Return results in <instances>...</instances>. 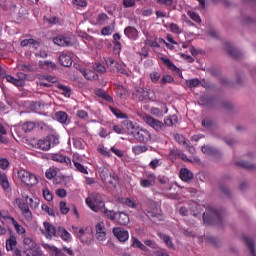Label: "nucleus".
<instances>
[{
	"label": "nucleus",
	"mask_w": 256,
	"mask_h": 256,
	"mask_svg": "<svg viewBox=\"0 0 256 256\" xmlns=\"http://www.w3.org/2000/svg\"><path fill=\"white\" fill-rule=\"evenodd\" d=\"M202 219L204 221V225H215L216 223H221V221H223V211L215 210L213 207H208L203 213Z\"/></svg>",
	"instance_id": "1"
},
{
	"label": "nucleus",
	"mask_w": 256,
	"mask_h": 256,
	"mask_svg": "<svg viewBox=\"0 0 256 256\" xmlns=\"http://www.w3.org/2000/svg\"><path fill=\"white\" fill-rule=\"evenodd\" d=\"M86 205L91 209V211H94V213H99L101 209H105V202L103 201L101 194L97 192L89 194L86 198Z\"/></svg>",
	"instance_id": "2"
},
{
	"label": "nucleus",
	"mask_w": 256,
	"mask_h": 256,
	"mask_svg": "<svg viewBox=\"0 0 256 256\" xmlns=\"http://www.w3.org/2000/svg\"><path fill=\"white\" fill-rule=\"evenodd\" d=\"M18 179L24 183L27 187H35L39 183L37 176L25 169L18 171Z\"/></svg>",
	"instance_id": "3"
},
{
	"label": "nucleus",
	"mask_w": 256,
	"mask_h": 256,
	"mask_svg": "<svg viewBox=\"0 0 256 256\" xmlns=\"http://www.w3.org/2000/svg\"><path fill=\"white\" fill-rule=\"evenodd\" d=\"M24 245H26L25 251H30L32 256H43L41 247L37 245V242L31 237H25L23 240Z\"/></svg>",
	"instance_id": "4"
},
{
	"label": "nucleus",
	"mask_w": 256,
	"mask_h": 256,
	"mask_svg": "<svg viewBox=\"0 0 256 256\" xmlns=\"http://www.w3.org/2000/svg\"><path fill=\"white\" fill-rule=\"evenodd\" d=\"M132 136L136 141H138V143H149V141H151V132L139 126L136 127Z\"/></svg>",
	"instance_id": "5"
},
{
	"label": "nucleus",
	"mask_w": 256,
	"mask_h": 256,
	"mask_svg": "<svg viewBox=\"0 0 256 256\" xmlns=\"http://www.w3.org/2000/svg\"><path fill=\"white\" fill-rule=\"evenodd\" d=\"M100 179L104 185H110V187H115L117 183V176L112 174L109 169H103L100 172Z\"/></svg>",
	"instance_id": "6"
},
{
	"label": "nucleus",
	"mask_w": 256,
	"mask_h": 256,
	"mask_svg": "<svg viewBox=\"0 0 256 256\" xmlns=\"http://www.w3.org/2000/svg\"><path fill=\"white\" fill-rule=\"evenodd\" d=\"M144 122L146 125H149V127H152L154 131H157V133L165 131V124H163L162 121L153 118L152 116H145Z\"/></svg>",
	"instance_id": "7"
},
{
	"label": "nucleus",
	"mask_w": 256,
	"mask_h": 256,
	"mask_svg": "<svg viewBox=\"0 0 256 256\" xmlns=\"http://www.w3.org/2000/svg\"><path fill=\"white\" fill-rule=\"evenodd\" d=\"M151 93L153 91L151 90H145L144 88H136L133 92V98L137 101H147V99L151 100L153 99V96H151Z\"/></svg>",
	"instance_id": "8"
},
{
	"label": "nucleus",
	"mask_w": 256,
	"mask_h": 256,
	"mask_svg": "<svg viewBox=\"0 0 256 256\" xmlns=\"http://www.w3.org/2000/svg\"><path fill=\"white\" fill-rule=\"evenodd\" d=\"M155 183H157V175L155 173H148L145 178L140 180V187H143V189L155 187Z\"/></svg>",
	"instance_id": "9"
},
{
	"label": "nucleus",
	"mask_w": 256,
	"mask_h": 256,
	"mask_svg": "<svg viewBox=\"0 0 256 256\" xmlns=\"http://www.w3.org/2000/svg\"><path fill=\"white\" fill-rule=\"evenodd\" d=\"M96 239L98 241H106L107 239V228L104 222H98L95 225Z\"/></svg>",
	"instance_id": "10"
},
{
	"label": "nucleus",
	"mask_w": 256,
	"mask_h": 256,
	"mask_svg": "<svg viewBox=\"0 0 256 256\" xmlns=\"http://www.w3.org/2000/svg\"><path fill=\"white\" fill-rule=\"evenodd\" d=\"M51 161H55L56 163H64L66 167H73L71 163V158L67 157L61 153H55L50 156Z\"/></svg>",
	"instance_id": "11"
},
{
	"label": "nucleus",
	"mask_w": 256,
	"mask_h": 256,
	"mask_svg": "<svg viewBox=\"0 0 256 256\" xmlns=\"http://www.w3.org/2000/svg\"><path fill=\"white\" fill-rule=\"evenodd\" d=\"M18 207L21 210L22 215L26 219V221H31V219H33V213H31V210L29 209V204H27V202L20 201L18 203Z\"/></svg>",
	"instance_id": "12"
},
{
	"label": "nucleus",
	"mask_w": 256,
	"mask_h": 256,
	"mask_svg": "<svg viewBox=\"0 0 256 256\" xmlns=\"http://www.w3.org/2000/svg\"><path fill=\"white\" fill-rule=\"evenodd\" d=\"M160 60L167 67V69L173 71V73H176L177 75H180V77H183L181 69L177 68L176 65L171 61V59L167 57H161Z\"/></svg>",
	"instance_id": "13"
},
{
	"label": "nucleus",
	"mask_w": 256,
	"mask_h": 256,
	"mask_svg": "<svg viewBox=\"0 0 256 256\" xmlns=\"http://www.w3.org/2000/svg\"><path fill=\"white\" fill-rule=\"evenodd\" d=\"M225 50L230 55V57H233V59H243V54L237 50V48L233 47L231 43H225Z\"/></svg>",
	"instance_id": "14"
},
{
	"label": "nucleus",
	"mask_w": 256,
	"mask_h": 256,
	"mask_svg": "<svg viewBox=\"0 0 256 256\" xmlns=\"http://www.w3.org/2000/svg\"><path fill=\"white\" fill-rule=\"evenodd\" d=\"M113 233L121 243H125L129 239V231L123 228H114Z\"/></svg>",
	"instance_id": "15"
},
{
	"label": "nucleus",
	"mask_w": 256,
	"mask_h": 256,
	"mask_svg": "<svg viewBox=\"0 0 256 256\" xmlns=\"http://www.w3.org/2000/svg\"><path fill=\"white\" fill-rule=\"evenodd\" d=\"M53 43L58 45V47H69L71 45V38L65 35H58L53 38Z\"/></svg>",
	"instance_id": "16"
},
{
	"label": "nucleus",
	"mask_w": 256,
	"mask_h": 256,
	"mask_svg": "<svg viewBox=\"0 0 256 256\" xmlns=\"http://www.w3.org/2000/svg\"><path fill=\"white\" fill-rule=\"evenodd\" d=\"M124 35L132 41H137L139 39V30L133 26H128L124 29Z\"/></svg>",
	"instance_id": "17"
},
{
	"label": "nucleus",
	"mask_w": 256,
	"mask_h": 256,
	"mask_svg": "<svg viewBox=\"0 0 256 256\" xmlns=\"http://www.w3.org/2000/svg\"><path fill=\"white\" fill-rule=\"evenodd\" d=\"M0 186L3 189L4 193H9L11 191V185L9 184V177L7 174L0 171Z\"/></svg>",
	"instance_id": "18"
},
{
	"label": "nucleus",
	"mask_w": 256,
	"mask_h": 256,
	"mask_svg": "<svg viewBox=\"0 0 256 256\" xmlns=\"http://www.w3.org/2000/svg\"><path fill=\"white\" fill-rule=\"evenodd\" d=\"M59 63L62 67H71L73 65V58H71V54L63 52L59 56Z\"/></svg>",
	"instance_id": "19"
},
{
	"label": "nucleus",
	"mask_w": 256,
	"mask_h": 256,
	"mask_svg": "<svg viewBox=\"0 0 256 256\" xmlns=\"http://www.w3.org/2000/svg\"><path fill=\"white\" fill-rule=\"evenodd\" d=\"M44 228H45V237L46 239H53V237H57V230L51 223L44 222Z\"/></svg>",
	"instance_id": "20"
},
{
	"label": "nucleus",
	"mask_w": 256,
	"mask_h": 256,
	"mask_svg": "<svg viewBox=\"0 0 256 256\" xmlns=\"http://www.w3.org/2000/svg\"><path fill=\"white\" fill-rule=\"evenodd\" d=\"M121 124L123 127H125V129H127L130 135H133V132L137 130V126H135L133 121L129 120V116H127V118H124Z\"/></svg>",
	"instance_id": "21"
},
{
	"label": "nucleus",
	"mask_w": 256,
	"mask_h": 256,
	"mask_svg": "<svg viewBox=\"0 0 256 256\" xmlns=\"http://www.w3.org/2000/svg\"><path fill=\"white\" fill-rule=\"evenodd\" d=\"M57 235L62 239V241H66L67 243L71 241V233H69V231L63 227L57 228Z\"/></svg>",
	"instance_id": "22"
},
{
	"label": "nucleus",
	"mask_w": 256,
	"mask_h": 256,
	"mask_svg": "<svg viewBox=\"0 0 256 256\" xmlns=\"http://www.w3.org/2000/svg\"><path fill=\"white\" fill-rule=\"evenodd\" d=\"M116 217L118 225H122L124 227L125 225H129V215H127V213L119 212Z\"/></svg>",
	"instance_id": "23"
},
{
	"label": "nucleus",
	"mask_w": 256,
	"mask_h": 256,
	"mask_svg": "<svg viewBox=\"0 0 256 256\" xmlns=\"http://www.w3.org/2000/svg\"><path fill=\"white\" fill-rule=\"evenodd\" d=\"M156 3L169 9H177V0H156Z\"/></svg>",
	"instance_id": "24"
},
{
	"label": "nucleus",
	"mask_w": 256,
	"mask_h": 256,
	"mask_svg": "<svg viewBox=\"0 0 256 256\" xmlns=\"http://www.w3.org/2000/svg\"><path fill=\"white\" fill-rule=\"evenodd\" d=\"M97 97H100L101 99H104L107 103H113V97L109 95V93L103 89L96 90Z\"/></svg>",
	"instance_id": "25"
},
{
	"label": "nucleus",
	"mask_w": 256,
	"mask_h": 256,
	"mask_svg": "<svg viewBox=\"0 0 256 256\" xmlns=\"http://www.w3.org/2000/svg\"><path fill=\"white\" fill-rule=\"evenodd\" d=\"M17 247V237L15 235H10L6 240V251H13Z\"/></svg>",
	"instance_id": "26"
},
{
	"label": "nucleus",
	"mask_w": 256,
	"mask_h": 256,
	"mask_svg": "<svg viewBox=\"0 0 256 256\" xmlns=\"http://www.w3.org/2000/svg\"><path fill=\"white\" fill-rule=\"evenodd\" d=\"M177 123H179V118H177V115H172L164 119L163 125L164 127H173Z\"/></svg>",
	"instance_id": "27"
},
{
	"label": "nucleus",
	"mask_w": 256,
	"mask_h": 256,
	"mask_svg": "<svg viewBox=\"0 0 256 256\" xmlns=\"http://www.w3.org/2000/svg\"><path fill=\"white\" fill-rule=\"evenodd\" d=\"M180 179L186 182L191 181L193 179V173L187 168H182L180 170Z\"/></svg>",
	"instance_id": "28"
},
{
	"label": "nucleus",
	"mask_w": 256,
	"mask_h": 256,
	"mask_svg": "<svg viewBox=\"0 0 256 256\" xmlns=\"http://www.w3.org/2000/svg\"><path fill=\"white\" fill-rule=\"evenodd\" d=\"M244 243L249 248L251 255L256 256L255 241L247 236H244Z\"/></svg>",
	"instance_id": "29"
},
{
	"label": "nucleus",
	"mask_w": 256,
	"mask_h": 256,
	"mask_svg": "<svg viewBox=\"0 0 256 256\" xmlns=\"http://www.w3.org/2000/svg\"><path fill=\"white\" fill-rule=\"evenodd\" d=\"M37 147L42 151H49V149H51V144L49 143V139L46 137L45 139L39 140L37 142Z\"/></svg>",
	"instance_id": "30"
},
{
	"label": "nucleus",
	"mask_w": 256,
	"mask_h": 256,
	"mask_svg": "<svg viewBox=\"0 0 256 256\" xmlns=\"http://www.w3.org/2000/svg\"><path fill=\"white\" fill-rule=\"evenodd\" d=\"M158 237H160L162 241H164L165 245H167L169 249H175V245H173V241L171 240V237L169 235L158 233Z\"/></svg>",
	"instance_id": "31"
},
{
	"label": "nucleus",
	"mask_w": 256,
	"mask_h": 256,
	"mask_svg": "<svg viewBox=\"0 0 256 256\" xmlns=\"http://www.w3.org/2000/svg\"><path fill=\"white\" fill-rule=\"evenodd\" d=\"M147 151H149V147L145 145L132 146V153H134V155H141L142 153H147Z\"/></svg>",
	"instance_id": "32"
},
{
	"label": "nucleus",
	"mask_w": 256,
	"mask_h": 256,
	"mask_svg": "<svg viewBox=\"0 0 256 256\" xmlns=\"http://www.w3.org/2000/svg\"><path fill=\"white\" fill-rule=\"evenodd\" d=\"M39 67L41 69H45L46 71H53L56 68L55 63L52 61H40Z\"/></svg>",
	"instance_id": "33"
},
{
	"label": "nucleus",
	"mask_w": 256,
	"mask_h": 256,
	"mask_svg": "<svg viewBox=\"0 0 256 256\" xmlns=\"http://www.w3.org/2000/svg\"><path fill=\"white\" fill-rule=\"evenodd\" d=\"M35 127H37V124H35V122L32 121L24 122L21 125L22 131H24V133H31V131H33Z\"/></svg>",
	"instance_id": "34"
},
{
	"label": "nucleus",
	"mask_w": 256,
	"mask_h": 256,
	"mask_svg": "<svg viewBox=\"0 0 256 256\" xmlns=\"http://www.w3.org/2000/svg\"><path fill=\"white\" fill-rule=\"evenodd\" d=\"M29 45H32L34 49H37V47L39 46V41L31 38V39H24L20 42L21 47H27Z\"/></svg>",
	"instance_id": "35"
},
{
	"label": "nucleus",
	"mask_w": 256,
	"mask_h": 256,
	"mask_svg": "<svg viewBox=\"0 0 256 256\" xmlns=\"http://www.w3.org/2000/svg\"><path fill=\"white\" fill-rule=\"evenodd\" d=\"M114 71L119 73V75H125V77H130L131 75V72H129V70H127L121 63L116 64Z\"/></svg>",
	"instance_id": "36"
},
{
	"label": "nucleus",
	"mask_w": 256,
	"mask_h": 256,
	"mask_svg": "<svg viewBox=\"0 0 256 256\" xmlns=\"http://www.w3.org/2000/svg\"><path fill=\"white\" fill-rule=\"evenodd\" d=\"M201 151L205 155H212V157H215V155L219 153V151H217V149H215L213 146H202Z\"/></svg>",
	"instance_id": "37"
},
{
	"label": "nucleus",
	"mask_w": 256,
	"mask_h": 256,
	"mask_svg": "<svg viewBox=\"0 0 256 256\" xmlns=\"http://www.w3.org/2000/svg\"><path fill=\"white\" fill-rule=\"evenodd\" d=\"M109 21V16L106 13H100L97 16L95 25H105Z\"/></svg>",
	"instance_id": "38"
},
{
	"label": "nucleus",
	"mask_w": 256,
	"mask_h": 256,
	"mask_svg": "<svg viewBox=\"0 0 256 256\" xmlns=\"http://www.w3.org/2000/svg\"><path fill=\"white\" fill-rule=\"evenodd\" d=\"M144 214L147 215L149 219H159V221H161V219H163V216H161L159 213L155 212V210L146 209V210H144Z\"/></svg>",
	"instance_id": "39"
},
{
	"label": "nucleus",
	"mask_w": 256,
	"mask_h": 256,
	"mask_svg": "<svg viewBox=\"0 0 256 256\" xmlns=\"http://www.w3.org/2000/svg\"><path fill=\"white\" fill-rule=\"evenodd\" d=\"M102 209H103V214L105 215V217H107V219H109L110 221H115V219H117L118 213H115L113 210H109L105 208V206Z\"/></svg>",
	"instance_id": "40"
},
{
	"label": "nucleus",
	"mask_w": 256,
	"mask_h": 256,
	"mask_svg": "<svg viewBox=\"0 0 256 256\" xmlns=\"http://www.w3.org/2000/svg\"><path fill=\"white\" fill-rule=\"evenodd\" d=\"M236 165H238V167H242V169H247L248 171H253L256 169L255 164H251L247 161L236 162Z\"/></svg>",
	"instance_id": "41"
},
{
	"label": "nucleus",
	"mask_w": 256,
	"mask_h": 256,
	"mask_svg": "<svg viewBox=\"0 0 256 256\" xmlns=\"http://www.w3.org/2000/svg\"><path fill=\"white\" fill-rule=\"evenodd\" d=\"M111 113H113V115H115V117H117V119H127V114L121 112V110L113 107V106H110L109 107Z\"/></svg>",
	"instance_id": "42"
},
{
	"label": "nucleus",
	"mask_w": 256,
	"mask_h": 256,
	"mask_svg": "<svg viewBox=\"0 0 256 256\" xmlns=\"http://www.w3.org/2000/svg\"><path fill=\"white\" fill-rule=\"evenodd\" d=\"M132 247L140 249L141 251H147V246L142 244L139 239L132 237Z\"/></svg>",
	"instance_id": "43"
},
{
	"label": "nucleus",
	"mask_w": 256,
	"mask_h": 256,
	"mask_svg": "<svg viewBox=\"0 0 256 256\" xmlns=\"http://www.w3.org/2000/svg\"><path fill=\"white\" fill-rule=\"evenodd\" d=\"M186 85L190 89H195V87H199L201 85V80H199L198 78L189 79L186 80Z\"/></svg>",
	"instance_id": "44"
},
{
	"label": "nucleus",
	"mask_w": 256,
	"mask_h": 256,
	"mask_svg": "<svg viewBox=\"0 0 256 256\" xmlns=\"http://www.w3.org/2000/svg\"><path fill=\"white\" fill-rule=\"evenodd\" d=\"M11 223L14 225L15 231L18 235H25V228L15 221V218H11Z\"/></svg>",
	"instance_id": "45"
},
{
	"label": "nucleus",
	"mask_w": 256,
	"mask_h": 256,
	"mask_svg": "<svg viewBox=\"0 0 256 256\" xmlns=\"http://www.w3.org/2000/svg\"><path fill=\"white\" fill-rule=\"evenodd\" d=\"M47 138L50 143V147H55L59 145V135L51 134V135H48Z\"/></svg>",
	"instance_id": "46"
},
{
	"label": "nucleus",
	"mask_w": 256,
	"mask_h": 256,
	"mask_svg": "<svg viewBox=\"0 0 256 256\" xmlns=\"http://www.w3.org/2000/svg\"><path fill=\"white\" fill-rule=\"evenodd\" d=\"M72 229L74 230L76 237L78 239H80V241H83V238L85 237V232L87 231V228L79 229V228L72 227Z\"/></svg>",
	"instance_id": "47"
},
{
	"label": "nucleus",
	"mask_w": 256,
	"mask_h": 256,
	"mask_svg": "<svg viewBox=\"0 0 256 256\" xmlns=\"http://www.w3.org/2000/svg\"><path fill=\"white\" fill-rule=\"evenodd\" d=\"M74 163V167L76 169V171H78L79 173H83L84 175H89V171H87V168H85L83 166V164L73 160Z\"/></svg>",
	"instance_id": "48"
},
{
	"label": "nucleus",
	"mask_w": 256,
	"mask_h": 256,
	"mask_svg": "<svg viewBox=\"0 0 256 256\" xmlns=\"http://www.w3.org/2000/svg\"><path fill=\"white\" fill-rule=\"evenodd\" d=\"M59 91L64 95V97H71V88L68 86H65L63 84L58 85Z\"/></svg>",
	"instance_id": "49"
},
{
	"label": "nucleus",
	"mask_w": 256,
	"mask_h": 256,
	"mask_svg": "<svg viewBox=\"0 0 256 256\" xmlns=\"http://www.w3.org/2000/svg\"><path fill=\"white\" fill-rule=\"evenodd\" d=\"M105 63L107 65L108 69H110L111 71H115L117 64H119V62L115 61V59H113V58H107L105 60Z\"/></svg>",
	"instance_id": "50"
},
{
	"label": "nucleus",
	"mask_w": 256,
	"mask_h": 256,
	"mask_svg": "<svg viewBox=\"0 0 256 256\" xmlns=\"http://www.w3.org/2000/svg\"><path fill=\"white\" fill-rule=\"evenodd\" d=\"M19 69H20V71H24V72H27V73H31V72L35 71V67L31 63L21 64L19 66Z\"/></svg>",
	"instance_id": "51"
},
{
	"label": "nucleus",
	"mask_w": 256,
	"mask_h": 256,
	"mask_svg": "<svg viewBox=\"0 0 256 256\" xmlns=\"http://www.w3.org/2000/svg\"><path fill=\"white\" fill-rule=\"evenodd\" d=\"M175 81V78L169 74H165L162 76L160 83L161 85H167V83H173Z\"/></svg>",
	"instance_id": "52"
},
{
	"label": "nucleus",
	"mask_w": 256,
	"mask_h": 256,
	"mask_svg": "<svg viewBox=\"0 0 256 256\" xmlns=\"http://www.w3.org/2000/svg\"><path fill=\"white\" fill-rule=\"evenodd\" d=\"M16 79L19 82L20 87H23V85H25V79H27V74L23 72H18L16 74Z\"/></svg>",
	"instance_id": "53"
},
{
	"label": "nucleus",
	"mask_w": 256,
	"mask_h": 256,
	"mask_svg": "<svg viewBox=\"0 0 256 256\" xmlns=\"http://www.w3.org/2000/svg\"><path fill=\"white\" fill-rule=\"evenodd\" d=\"M187 15L190 17V19H192V21H194L195 23H201V16H199V14H197L196 12L193 11H188Z\"/></svg>",
	"instance_id": "54"
},
{
	"label": "nucleus",
	"mask_w": 256,
	"mask_h": 256,
	"mask_svg": "<svg viewBox=\"0 0 256 256\" xmlns=\"http://www.w3.org/2000/svg\"><path fill=\"white\" fill-rule=\"evenodd\" d=\"M72 5L76 7L77 9L87 7L88 3L87 0H72Z\"/></svg>",
	"instance_id": "55"
},
{
	"label": "nucleus",
	"mask_w": 256,
	"mask_h": 256,
	"mask_svg": "<svg viewBox=\"0 0 256 256\" xmlns=\"http://www.w3.org/2000/svg\"><path fill=\"white\" fill-rule=\"evenodd\" d=\"M13 256H32V255H31V252L29 250L22 251L21 249L16 248L14 250Z\"/></svg>",
	"instance_id": "56"
},
{
	"label": "nucleus",
	"mask_w": 256,
	"mask_h": 256,
	"mask_svg": "<svg viewBox=\"0 0 256 256\" xmlns=\"http://www.w3.org/2000/svg\"><path fill=\"white\" fill-rule=\"evenodd\" d=\"M94 71H97L98 73H107V68L101 64V63H95L93 65Z\"/></svg>",
	"instance_id": "57"
},
{
	"label": "nucleus",
	"mask_w": 256,
	"mask_h": 256,
	"mask_svg": "<svg viewBox=\"0 0 256 256\" xmlns=\"http://www.w3.org/2000/svg\"><path fill=\"white\" fill-rule=\"evenodd\" d=\"M5 79L8 81V83H12V85H15L16 87H21V84L16 77H13L12 75H6Z\"/></svg>",
	"instance_id": "58"
},
{
	"label": "nucleus",
	"mask_w": 256,
	"mask_h": 256,
	"mask_svg": "<svg viewBox=\"0 0 256 256\" xmlns=\"http://www.w3.org/2000/svg\"><path fill=\"white\" fill-rule=\"evenodd\" d=\"M59 123H67V113L60 111L56 113Z\"/></svg>",
	"instance_id": "59"
},
{
	"label": "nucleus",
	"mask_w": 256,
	"mask_h": 256,
	"mask_svg": "<svg viewBox=\"0 0 256 256\" xmlns=\"http://www.w3.org/2000/svg\"><path fill=\"white\" fill-rule=\"evenodd\" d=\"M41 209L42 211H45V213H48L50 217H55V210H53V208L49 207L47 204H42Z\"/></svg>",
	"instance_id": "60"
},
{
	"label": "nucleus",
	"mask_w": 256,
	"mask_h": 256,
	"mask_svg": "<svg viewBox=\"0 0 256 256\" xmlns=\"http://www.w3.org/2000/svg\"><path fill=\"white\" fill-rule=\"evenodd\" d=\"M150 79L152 83H159V79H161V74L157 71H153L150 73Z\"/></svg>",
	"instance_id": "61"
},
{
	"label": "nucleus",
	"mask_w": 256,
	"mask_h": 256,
	"mask_svg": "<svg viewBox=\"0 0 256 256\" xmlns=\"http://www.w3.org/2000/svg\"><path fill=\"white\" fill-rule=\"evenodd\" d=\"M46 179H54V177H57V170L54 168H50L45 173Z\"/></svg>",
	"instance_id": "62"
},
{
	"label": "nucleus",
	"mask_w": 256,
	"mask_h": 256,
	"mask_svg": "<svg viewBox=\"0 0 256 256\" xmlns=\"http://www.w3.org/2000/svg\"><path fill=\"white\" fill-rule=\"evenodd\" d=\"M85 79H87L88 81H93V79H97V74H95V72L93 71H87L83 73Z\"/></svg>",
	"instance_id": "63"
},
{
	"label": "nucleus",
	"mask_w": 256,
	"mask_h": 256,
	"mask_svg": "<svg viewBox=\"0 0 256 256\" xmlns=\"http://www.w3.org/2000/svg\"><path fill=\"white\" fill-rule=\"evenodd\" d=\"M43 197L46 201H53V194L48 188L43 190Z\"/></svg>",
	"instance_id": "64"
}]
</instances>
